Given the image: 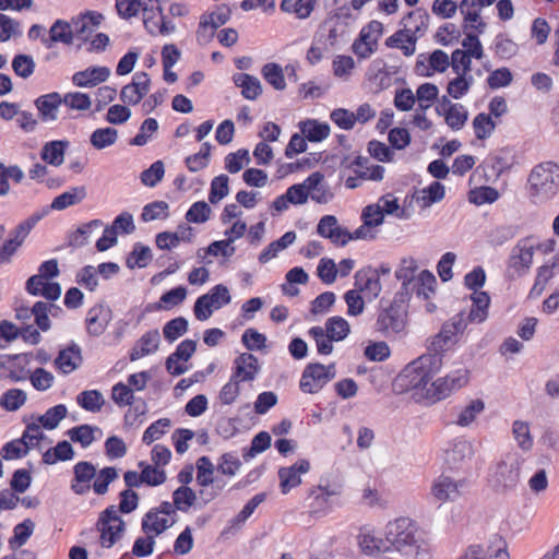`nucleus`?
Masks as SVG:
<instances>
[{
	"label": "nucleus",
	"instance_id": "nucleus-51",
	"mask_svg": "<svg viewBox=\"0 0 559 559\" xmlns=\"http://www.w3.org/2000/svg\"><path fill=\"white\" fill-rule=\"evenodd\" d=\"M78 404L88 412H99L104 405V399L97 390H86L81 392L76 397Z\"/></svg>",
	"mask_w": 559,
	"mask_h": 559
},
{
	"label": "nucleus",
	"instance_id": "nucleus-47",
	"mask_svg": "<svg viewBox=\"0 0 559 559\" xmlns=\"http://www.w3.org/2000/svg\"><path fill=\"white\" fill-rule=\"evenodd\" d=\"M118 139V131L115 128H98L90 136V142L96 150H104L114 145Z\"/></svg>",
	"mask_w": 559,
	"mask_h": 559
},
{
	"label": "nucleus",
	"instance_id": "nucleus-59",
	"mask_svg": "<svg viewBox=\"0 0 559 559\" xmlns=\"http://www.w3.org/2000/svg\"><path fill=\"white\" fill-rule=\"evenodd\" d=\"M250 163L249 151L240 148L237 152L229 153L225 157V169L230 174L240 171L245 165Z\"/></svg>",
	"mask_w": 559,
	"mask_h": 559
},
{
	"label": "nucleus",
	"instance_id": "nucleus-41",
	"mask_svg": "<svg viewBox=\"0 0 559 559\" xmlns=\"http://www.w3.org/2000/svg\"><path fill=\"white\" fill-rule=\"evenodd\" d=\"M53 310H60V307L55 304H47L44 301H36L33 306V316L35 318V323L38 329L46 332L50 329L51 323L49 319V313L52 317H56Z\"/></svg>",
	"mask_w": 559,
	"mask_h": 559
},
{
	"label": "nucleus",
	"instance_id": "nucleus-53",
	"mask_svg": "<svg viewBox=\"0 0 559 559\" xmlns=\"http://www.w3.org/2000/svg\"><path fill=\"white\" fill-rule=\"evenodd\" d=\"M499 192L496 188L489 186H483L472 189L468 192V201L476 205H483L486 203H493L498 200Z\"/></svg>",
	"mask_w": 559,
	"mask_h": 559
},
{
	"label": "nucleus",
	"instance_id": "nucleus-34",
	"mask_svg": "<svg viewBox=\"0 0 559 559\" xmlns=\"http://www.w3.org/2000/svg\"><path fill=\"white\" fill-rule=\"evenodd\" d=\"M187 297V288L185 286H177L174 287L167 292H165L158 302H155L154 305H150L147 307V310H170L180 304L183 302V300Z\"/></svg>",
	"mask_w": 559,
	"mask_h": 559
},
{
	"label": "nucleus",
	"instance_id": "nucleus-55",
	"mask_svg": "<svg viewBox=\"0 0 559 559\" xmlns=\"http://www.w3.org/2000/svg\"><path fill=\"white\" fill-rule=\"evenodd\" d=\"M168 209V203L165 201L151 202L143 207L141 218L143 222L167 218Z\"/></svg>",
	"mask_w": 559,
	"mask_h": 559
},
{
	"label": "nucleus",
	"instance_id": "nucleus-56",
	"mask_svg": "<svg viewBox=\"0 0 559 559\" xmlns=\"http://www.w3.org/2000/svg\"><path fill=\"white\" fill-rule=\"evenodd\" d=\"M468 112L460 104L451 106L444 115L445 123L454 131L461 130L466 123Z\"/></svg>",
	"mask_w": 559,
	"mask_h": 559
},
{
	"label": "nucleus",
	"instance_id": "nucleus-46",
	"mask_svg": "<svg viewBox=\"0 0 559 559\" xmlns=\"http://www.w3.org/2000/svg\"><path fill=\"white\" fill-rule=\"evenodd\" d=\"M263 79L277 91L286 87L285 75L281 64L269 62L261 69Z\"/></svg>",
	"mask_w": 559,
	"mask_h": 559
},
{
	"label": "nucleus",
	"instance_id": "nucleus-7",
	"mask_svg": "<svg viewBox=\"0 0 559 559\" xmlns=\"http://www.w3.org/2000/svg\"><path fill=\"white\" fill-rule=\"evenodd\" d=\"M96 526L100 532V545L105 548L112 547L126 530V523L117 514L115 506H109L100 512Z\"/></svg>",
	"mask_w": 559,
	"mask_h": 559
},
{
	"label": "nucleus",
	"instance_id": "nucleus-61",
	"mask_svg": "<svg viewBox=\"0 0 559 559\" xmlns=\"http://www.w3.org/2000/svg\"><path fill=\"white\" fill-rule=\"evenodd\" d=\"M475 135L478 140H485L491 135L496 129V123L490 115L485 112L478 114L473 120Z\"/></svg>",
	"mask_w": 559,
	"mask_h": 559
},
{
	"label": "nucleus",
	"instance_id": "nucleus-25",
	"mask_svg": "<svg viewBox=\"0 0 559 559\" xmlns=\"http://www.w3.org/2000/svg\"><path fill=\"white\" fill-rule=\"evenodd\" d=\"M160 335L157 329L145 332L130 350V360L135 361L143 356L150 355L158 349Z\"/></svg>",
	"mask_w": 559,
	"mask_h": 559
},
{
	"label": "nucleus",
	"instance_id": "nucleus-44",
	"mask_svg": "<svg viewBox=\"0 0 559 559\" xmlns=\"http://www.w3.org/2000/svg\"><path fill=\"white\" fill-rule=\"evenodd\" d=\"M444 195V186L440 181H433L427 188L420 190L418 194H414L413 198L418 202L423 201V207H427L433 203L440 202Z\"/></svg>",
	"mask_w": 559,
	"mask_h": 559
},
{
	"label": "nucleus",
	"instance_id": "nucleus-29",
	"mask_svg": "<svg viewBox=\"0 0 559 559\" xmlns=\"http://www.w3.org/2000/svg\"><path fill=\"white\" fill-rule=\"evenodd\" d=\"M341 493L340 486H335L332 489L329 487L319 486L317 489L311 490L310 497H313L311 503L312 513H326L332 508L331 499Z\"/></svg>",
	"mask_w": 559,
	"mask_h": 559
},
{
	"label": "nucleus",
	"instance_id": "nucleus-21",
	"mask_svg": "<svg viewBox=\"0 0 559 559\" xmlns=\"http://www.w3.org/2000/svg\"><path fill=\"white\" fill-rule=\"evenodd\" d=\"M260 371L258 358L250 353L240 354L234 361L235 379L253 381Z\"/></svg>",
	"mask_w": 559,
	"mask_h": 559
},
{
	"label": "nucleus",
	"instance_id": "nucleus-13",
	"mask_svg": "<svg viewBox=\"0 0 559 559\" xmlns=\"http://www.w3.org/2000/svg\"><path fill=\"white\" fill-rule=\"evenodd\" d=\"M310 463L306 459H300L292 466L280 467L277 474L280 478V488L283 495H287L293 488L301 484V475L308 473Z\"/></svg>",
	"mask_w": 559,
	"mask_h": 559
},
{
	"label": "nucleus",
	"instance_id": "nucleus-50",
	"mask_svg": "<svg viewBox=\"0 0 559 559\" xmlns=\"http://www.w3.org/2000/svg\"><path fill=\"white\" fill-rule=\"evenodd\" d=\"M26 393L21 389H10L0 399V406L8 412H15L25 404Z\"/></svg>",
	"mask_w": 559,
	"mask_h": 559
},
{
	"label": "nucleus",
	"instance_id": "nucleus-10",
	"mask_svg": "<svg viewBox=\"0 0 559 559\" xmlns=\"http://www.w3.org/2000/svg\"><path fill=\"white\" fill-rule=\"evenodd\" d=\"M333 379L332 373H326L325 366L320 362H310L302 371L299 388L304 393H318Z\"/></svg>",
	"mask_w": 559,
	"mask_h": 559
},
{
	"label": "nucleus",
	"instance_id": "nucleus-54",
	"mask_svg": "<svg viewBox=\"0 0 559 559\" xmlns=\"http://www.w3.org/2000/svg\"><path fill=\"white\" fill-rule=\"evenodd\" d=\"M188 331V320L183 317H177L169 320L163 328V334L169 343L175 342Z\"/></svg>",
	"mask_w": 559,
	"mask_h": 559
},
{
	"label": "nucleus",
	"instance_id": "nucleus-9",
	"mask_svg": "<svg viewBox=\"0 0 559 559\" xmlns=\"http://www.w3.org/2000/svg\"><path fill=\"white\" fill-rule=\"evenodd\" d=\"M326 335L319 338L317 349L320 355H330L333 352V342H340L350 332L348 322L342 317H331L325 322Z\"/></svg>",
	"mask_w": 559,
	"mask_h": 559
},
{
	"label": "nucleus",
	"instance_id": "nucleus-35",
	"mask_svg": "<svg viewBox=\"0 0 559 559\" xmlns=\"http://www.w3.org/2000/svg\"><path fill=\"white\" fill-rule=\"evenodd\" d=\"M158 515L155 510L151 509L143 516L141 527L146 535L153 534L155 537L174 525L175 521L169 522L166 518H159Z\"/></svg>",
	"mask_w": 559,
	"mask_h": 559
},
{
	"label": "nucleus",
	"instance_id": "nucleus-26",
	"mask_svg": "<svg viewBox=\"0 0 559 559\" xmlns=\"http://www.w3.org/2000/svg\"><path fill=\"white\" fill-rule=\"evenodd\" d=\"M474 455L473 444L465 439L455 440L451 449L447 451V463L452 468H460L466 462H469Z\"/></svg>",
	"mask_w": 559,
	"mask_h": 559
},
{
	"label": "nucleus",
	"instance_id": "nucleus-62",
	"mask_svg": "<svg viewBox=\"0 0 559 559\" xmlns=\"http://www.w3.org/2000/svg\"><path fill=\"white\" fill-rule=\"evenodd\" d=\"M485 409V403L483 400H473L460 413L456 424L461 427H466L472 424L476 417Z\"/></svg>",
	"mask_w": 559,
	"mask_h": 559
},
{
	"label": "nucleus",
	"instance_id": "nucleus-22",
	"mask_svg": "<svg viewBox=\"0 0 559 559\" xmlns=\"http://www.w3.org/2000/svg\"><path fill=\"white\" fill-rule=\"evenodd\" d=\"M418 269L417 261L414 258L403 259L400 267L395 271V276L402 281L401 288L396 293H403L411 299L412 292L415 289V273Z\"/></svg>",
	"mask_w": 559,
	"mask_h": 559
},
{
	"label": "nucleus",
	"instance_id": "nucleus-28",
	"mask_svg": "<svg viewBox=\"0 0 559 559\" xmlns=\"http://www.w3.org/2000/svg\"><path fill=\"white\" fill-rule=\"evenodd\" d=\"M34 104L43 121H53L58 118L57 114L62 104V97L59 93L52 92L37 97Z\"/></svg>",
	"mask_w": 559,
	"mask_h": 559
},
{
	"label": "nucleus",
	"instance_id": "nucleus-3",
	"mask_svg": "<svg viewBox=\"0 0 559 559\" xmlns=\"http://www.w3.org/2000/svg\"><path fill=\"white\" fill-rule=\"evenodd\" d=\"M527 185L534 203L552 199L559 192V165L551 160L537 164L528 175Z\"/></svg>",
	"mask_w": 559,
	"mask_h": 559
},
{
	"label": "nucleus",
	"instance_id": "nucleus-15",
	"mask_svg": "<svg viewBox=\"0 0 559 559\" xmlns=\"http://www.w3.org/2000/svg\"><path fill=\"white\" fill-rule=\"evenodd\" d=\"M197 349V342L192 340L182 341L176 348V350L166 358L165 366L166 370L175 377L183 374L188 367L178 364L179 360H189Z\"/></svg>",
	"mask_w": 559,
	"mask_h": 559
},
{
	"label": "nucleus",
	"instance_id": "nucleus-33",
	"mask_svg": "<svg viewBox=\"0 0 559 559\" xmlns=\"http://www.w3.org/2000/svg\"><path fill=\"white\" fill-rule=\"evenodd\" d=\"M86 195L87 192L84 186L72 187L70 190L56 197L50 204V209L56 211L66 210L69 206L81 203Z\"/></svg>",
	"mask_w": 559,
	"mask_h": 559
},
{
	"label": "nucleus",
	"instance_id": "nucleus-40",
	"mask_svg": "<svg viewBox=\"0 0 559 559\" xmlns=\"http://www.w3.org/2000/svg\"><path fill=\"white\" fill-rule=\"evenodd\" d=\"M152 259L153 254L151 248L141 242H135L132 251L127 257L126 265L131 270L136 266L143 269L147 266Z\"/></svg>",
	"mask_w": 559,
	"mask_h": 559
},
{
	"label": "nucleus",
	"instance_id": "nucleus-5",
	"mask_svg": "<svg viewBox=\"0 0 559 559\" xmlns=\"http://www.w3.org/2000/svg\"><path fill=\"white\" fill-rule=\"evenodd\" d=\"M442 367V355L438 353L421 355L409 362L400 374L405 385L411 389L427 391V385Z\"/></svg>",
	"mask_w": 559,
	"mask_h": 559
},
{
	"label": "nucleus",
	"instance_id": "nucleus-18",
	"mask_svg": "<svg viewBox=\"0 0 559 559\" xmlns=\"http://www.w3.org/2000/svg\"><path fill=\"white\" fill-rule=\"evenodd\" d=\"M354 285L358 292L365 293L369 299L377 298L382 289L378 274L371 266L356 272Z\"/></svg>",
	"mask_w": 559,
	"mask_h": 559
},
{
	"label": "nucleus",
	"instance_id": "nucleus-37",
	"mask_svg": "<svg viewBox=\"0 0 559 559\" xmlns=\"http://www.w3.org/2000/svg\"><path fill=\"white\" fill-rule=\"evenodd\" d=\"M68 145L69 142L62 140L47 142L40 153L41 159L52 166H60L64 160Z\"/></svg>",
	"mask_w": 559,
	"mask_h": 559
},
{
	"label": "nucleus",
	"instance_id": "nucleus-27",
	"mask_svg": "<svg viewBox=\"0 0 559 559\" xmlns=\"http://www.w3.org/2000/svg\"><path fill=\"white\" fill-rule=\"evenodd\" d=\"M324 175L320 171L312 173L301 185L306 187L308 195L320 204H325L332 199V193L323 185Z\"/></svg>",
	"mask_w": 559,
	"mask_h": 559
},
{
	"label": "nucleus",
	"instance_id": "nucleus-42",
	"mask_svg": "<svg viewBox=\"0 0 559 559\" xmlns=\"http://www.w3.org/2000/svg\"><path fill=\"white\" fill-rule=\"evenodd\" d=\"M405 21L407 23L415 22L414 28H407V31L409 35H416V38L418 39L428 29L430 15L425 9H417L408 12L401 23L404 24Z\"/></svg>",
	"mask_w": 559,
	"mask_h": 559
},
{
	"label": "nucleus",
	"instance_id": "nucleus-2",
	"mask_svg": "<svg viewBox=\"0 0 559 559\" xmlns=\"http://www.w3.org/2000/svg\"><path fill=\"white\" fill-rule=\"evenodd\" d=\"M417 527L408 518H400L386 526L385 537L390 545V552H400L406 557L423 559L421 544L417 537Z\"/></svg>",
	"mask_w": 559,
	"mask_h": 559
},
{
	"label": "nucleus",
	"instance_id": "nucleus-52",
	"mask_svg": "<svg viewBox=\"0 0 559 559\" xmlns=\"http://www.w3.org/2000/svg\"><path fill=\"white\" fill-rule=\"evenodd\" d=\"M98 430L97 427L90 426L87 424L80 425L76 427L71 428L67 433L71 441L80 443L82 448L90 447L94 438V431Z\"/></svg>",
	"mask_w": 559,
	"mask_h": 559
},
{
	"label": "nucleus",
	"instance_id": "nucleus-14",
	"mask_svg": "<svg viewBox=\"0 0 559 559\" xmlns=\"http://www.w3.org/2000/svg\"><path fill=\"white\" fill-rule=\"evenodd\" d=\"M317 233L329 238L333 243L344 247L352 240L350 231L337 225V218L334 215H324L317 225Z\"/></svg>",
	"mask_w": 559,
	"mask_h": 559
},
{
	"label": "nucleus",
	"instance_id": "nucleus-23",
	"mask_svg": "<svg viewBox=\"0 0 559 559\" xmlns=\"http://www.w3.org/2000/svg\"><path fill=\"white\" fill-rule=\"evenodd\" d=\"M111 317V310L108 307L102 305L91 308L86 316V330L90 335L99 336L102 335Z\"/></svg>",
	"mask_w": 559,
	"mask_h": 559
},
{
	"label": "nucleus",
	"instance_id": "nucleus-36",
	"mask_svg": "<svg viewBox=\"0 0 559 559\" xmlns=\"http://www.w3.org/2000/svg\"><path fill=\"white\" fill-rule=\"evenodd\" d=\"M299 129L305 139L310 142H321L330 134V126L314 119H307L299 122Z\"/></svg>",
	"mask_w": 559,
	"mask_h": 559
},
{
	"label": "nucleus",
	"instance_id": "nucleus-17",
	"mask_svg": "<svg viewBox=\"0 0 559 559\" xmlns=\"http://www.w3.org/2000/svg\"><path fill=\"white\" fill-rule=\"evenodd\" d=\"M466 485V480L455 481L449 476L441 475L431 487V495L439 502L455 500L461 495V489Z\"/></svg>",
	"mask_w": 559,
	"mask_h": 559
},
{
	"label": "nucleus",
	"instance_id": "nucleus-8",
	"mask_svg": "<svg viewBox=\"0 0 559 559\" xmlns=\"http://www.w3.org/2000/svg\"><path fill=\"white\" fill-rule=\"evenodd\" d=\"M467 374L466 369H457L444 377L438 378L427 389V397L435 402L448 397L453 391L461 389L467 383Z\"/></svg>",
	"mask_w": 559,
	"mask_h": 559
},
{
	"label": "nucleus",
	"instance_id": "nucleus-57",
	"mask_svg": "<svg viewBox=\"0 0 559 559\" xmlns=\"http://www.w3.org/2000/svg\"><path fill=\"white\" fill-rule=\"evenodd\" d=\"M174 504L177 510L187 512L197 500L195 492L188 486H180L173 492Z\"/></svg>",
	"mask_w": 559,
	"mask_h": 559
},
{
	"label": "nucleus",
	"instance_id": "nucleus-32",
	"mask_svg": "<svg viewBox=\"0 0 559 559\" xmlns=\"http://www.w3.org/2000/svg\"><path fill=\"white\" fill-rule=\"evenodd\" d=\"M73 41V33L67 21L57 20L49 29V38L43 37L41 43L46 48H51L52 43H62L71 45Z\"/></svg>",
	"mask_w": 559,
	"mask_h": 559
},
{
	"label": "nucleus",
	"instance_id": "nucleus-1",
	"mask_svg": "<svg viewBox=\"0 0 559 559\" xmlns=\"http://www.w3.org/2000/svg\"><path fill=\"white\" fill-rule=\"evenodd\" d=\"M409 298L403 293H395L391 301L380 300V309L376 321V331L384 337L402 333L407 323Z\"/></svg>",
	"mask_w": 559,
	"mask_h": 559
},
{
	"label": "nucleus",
	"instance_id": "nucleus-12",
	"mask_svg": "<svg viewBox=\"0 0 559 559\" xmlns=\"http://www.w3.org/2000/svg\"><path fill=\"white\" fill-rule=\"evenodd\" d=\"M467 326L464 312H459L450 321L444 322L440 332L435 336L431 346L435 353L440 354L444 347L452 342V338L459 333H463Z\"/></svg>",
	"mask_w": 559,
	"mask_h": 559
},
{
	"label": "nucleus",
	"instance_id": "nucleus-20",
	"mask_svg": "<svg viewBox=\"0 0 559 559\" xmlns=\"http://www.w3.org/2000/svg\"><path fill=\"white\" fill-rule=\"evenodd\" d=\"M110 75L108 67H88L83 71L75 72L72 82L79 87H93L99 83L106 82Z\"/></svg>",
	"mask_w": 559,
	"mask_h": 559
},
{
	"label": "nucleus",
	"instance_id": "nucleus-30",
	"mask_svg": "<svg viewBox=\"0 0 559 559\" xmlns=\"http://www.w3.org/2000/svg\"><path fill=\"white\" fill-rule=\"evenodd\" d=\"M234 84L241 88V95L249 100L257 99L262 94V85L258 78L248 73H235Z\"/></svg>",
	"mask_w": 559,
	"mask_h": 559
},
{
	"label": "nucleus",
	"instance_id": "nucleus-19",
	"mask_svg": "<svg viewBox=\"0 0 559 559\" xmlns=\"http://www.w3.org/2000/svg\"><path fill=\"white\" fill-rule=\"evenodd\" d=\"M82 360L81 347L76 343L72 342L69 346L58 353L55 359V366L62 373L69 374L80 367Z\"/></svg>",
	"mask_w": 559,
	"mask_h": 559
},
{
	"label": "nucleus",
	"instance_id": "nucleus-11",
	"mask_svg": "<svg viewBox=\"0 0 559 559\" xmlns=\"http://www.w3.org/2000/svg\"><path fill=\"white\" fill-rule=\"evenodd\" d=\"M492 546L471 545L459 559H510L506 540L495 535Z\"/></svg>",
	"mask_w": 559,
	"mask_h": 559
},
{
	"label": "nucleus",
	"instance_id": "nucleus-24",
	"mask_svg": "<svg viewBox=\"0 0 559 559\" xmlns=\"http://www.w3.org/2000/svg\"><path fill=\"white\" fill-rule=\"evenodd\" d=\"M26 292L32 296H43L47 300L56 301L61 296V286L57 282L40 283L39 276H31L25 284Z\"/></svg>",
	"mask_w": 559,
	"mask_h": 559
},
{
	"label": "nucleus",
	"instance_id": "nucleus-39",
	"mask_svg": "<svg viewBox=\"0 0 559 559\" xmlns=\"http://www.w3.org/2000/svg\"><path fill=\"white\" fill-rule=\"evenodd\" d=\"M103 225L104 224L100 219H92L91 222L83 224L68 236V246L74 249L84 247L88 242L92 231Z\"/></svg>",
	"mask_w": 559,
	"mask_h": 559
},
{
	"label": "nucleus",
	"instance_id": "nucleus-63",
	"mask_svg": "<svg viewBox=\"0 0 559 559\" xmlns=\"http://www.w3.org/2000/svg\"><path fill=\"white\" fill-rule=\"evenodd\" d=\"M512 432L519 447L523 451H530L533 447V438L530 432L528 424L521 420L513 423Z\"/></svg>",
	"mask_w": 559,
	"mask_h": 559
},
{
	"label": "nucleus",
	"instance_id": "nucleus-60",
	"mask_svg": "<svg viewBox=\"0 0 559 559\" xmlns=\"http://www.w3.org/2000/svg\"><path fill=\"white\" fill-rule=\"evenodd\" d=\"M35 61L32 56L19 53L12 60V69L14 73L22 78H29L35 71Z\"/></svg>",
	"mask_w": 559,
	"mask_h": 559
},
{
	"label": "nucleus",
	"instance_id": "nucleus-49",
	"mask_svg": "<svg viewBox=\"0 0 559 559\" xmlns=\"http://www.w3.org/2000/svg\"><path fill=\"white\" fill-rule=\"evenodd\" d=\"M68 409L66 405L58 404L46 411L44 415H40L37 420L40 425L48 430H52L58 427L59 423L66 418Z\"/></svg>",
	"mask_w": 559,
	"mask_h": 559
},
{
	"label": "nucleus",
	"instance_id": "nucleus-48",
	"mask_svg": "<svg viewBox=\"0 0 559 559\" xmlns=\"http://www.w3.org/2000/svg\"><path fill=\"white\" fill-rule=\"evenodd\" d=\"M95 481L91 487L96 495L103 496L107 493L109 485L118 478L116 467L106 466L99 472L96 471Z\"/></svg>",
	"mask_w": 559,
	"mask_h": 559
},
{
	"label": "nucleus",
	"instance_id": "nucleus-6",
	"mask_svg": "<svg viewBox=\"0 0 559 559\" xmlns=\"http://www.w3.org/2000/svg\"><path fill=\"white\" fill-rule=\"evenodd\" d=\"M533 240H536L534 235L521 238L512 248L507 261V276L514 280L525 275L533 263L535 247Z\"/></svg>",
	"mask_w": 559,
	"mask_h": 559
},
{
	"label": "nucleus",
	"instance_id": "nucleus-45",
	"mask_svg": "<svg viewBox=\"0 0 559 559\" xmlns=\"http://www.w3.org/2000/svg\"><path fill=\"white\" fill-rule=\"evenodd\" d=\"M35 530V523L31 519H25L23 522L15 525L13 536L9 539V546L15 550L26 544Z\"/></svg>",
	"mask_w": 559,
	"mask_h": 559
},
{
	"label": "nucleus",
	"instance_id": "nucleus-58",
	"mask_svg": "<svg viewBox=\"0 0 559 559\" xmlns=\"http://www.w3.org/2000/svg\"><path fill=\"white\" fill-rule=\"evenodd\" d=\"M456 74L457 76L448 83L447 91L450 96H452L455 99H460L463 95H465L468 92L473 83V76L465 75L464 73Z\"/></svg>",
	"mask_w": 559,
	"mask_h": 559
},
{
	"label": "nucleus",
	"instance_id": "nucleus-43",
	"mask_svg": "<svg viewBox=\"0 0 559 559\" xmlns=\"http://www.w3.org/2000/svg\"><path fill=\"white\" fill-rule=\"evenodd\" d=\"M48 211H44L41 213H34L25 221L21 222L15 226L13 230L10 231L9 238L17 241L21 247L25 241L26 237L31 233V230L36 226V224L47 214Z\"/></svg>",
	"mask_w": 559,
	"mask_h": 559
},
{
	"label": "nucleus",
	"instance_id": "nucleus-38",
	"mask_svg": "<svg viewBox=\"0 0 559 559\" xmlns=\"http://www.w3.org/2000/svg\"><path fill=\"white\" fill-rule=\"evenodd\" d=\"M5 359L11 362V368L9 372V379L13 382H20L26 379V370L25 367L29 364L32 354L31 353H22V354H11L4 355Z\"/></svg>",
	"mask_w": 559,
	"mask_h": 559
},
{
	"label": "nucleus",
	"instance_id": "nucleus-31",
	"mask_svg": "<svg viewBox=\"0 0 559 559\" xmlns=\"http://www.w3.org/2000/svg\"><path fill=\"white\" fill-rule=\"evenodd\" d=\"M266 499L265 492H260L253 496L242 508V510L230 521L231 525L225 528L221 537H225L228 534H233L240 525H242L248 518L254 512V510Z\"/></svg>",
	"mask_w": 559,
	"mask_h": 559
},
{
	"label": "nucleus",
	"instance_id": "nucleus-64",
	"mask_svg": "<svg viewBox=\"0 0 559 559\" xmlns=\"http://www.w3.org/2000/svg\"><path fill=\"white\" fill-rule=\"evenodd\" d=\"M169 426L170 420L168 418H160L154 421L144 431L142 442L148 445L155 440H158L166 433V428H168Z\"/></svg>",
	"mask_w": 559,
	"mask_h": 559
},
{
	"label": "nucleus",
	"instance_id": "nucleus-16",
	"mask_svg": "<svg viewBox=\"0 0 559 559\" xmlns=\"http://www.w3.org/2000/svg\"><path fill=\"white\" fill-rule=\"evenodd\" d=\"M96 476V467L87 461L78 462L73 466V479L71 480V490L75 495L83 496L91 489V481Z\"/></svg>",
	"mask_w": 559,
	"mask_h": 559
},
{
	"label": "nucleus",
	"instance_id": "nucleus-4",
	"mask_svg": "<svg viewBox=\"0 0 559 559\" xmlns=\"http://www.w3.org/2000/svg\"><path fill=\"white\" fill-rule=\"evenodd\" d=\"M522 457L518 452H508L489 468L488 483L498 493L513 491L521 476Z\"/></svg>",
	"mask_w": 559,
	"mask_h": 559
}]
</instances>
